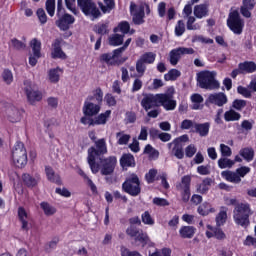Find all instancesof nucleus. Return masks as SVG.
<instances>
[{
    "instance_id": "obj_19",
    "label": "nucleus",
    "mask_w": 256,
    "mask_h": 256,
    "mask_svg": "<svg viewBox=\"0 0 256 256\" xmlns=\"http://www.w3.org/2000/svg\"><path fill=\"white\" fill-rule=\"evenodd\" d=\"M25 92L28 98V101L31 104H34L37 101H40L42 99V94L38 90H35L31 84V82L26 81L25 82Z\"/></svg>"
},
{
    "instance_id": "obj_33",
    "label": "nucleus",
    "mask_w": 256,
    "mask_h": 256,
    "mask_svg": "<svg viewBox=\"0 0 256 256\" xmlns=\"http://www.w3.org/2000/svg\"><path fill=\"white\" fill-rule=\"evenodd\" d=\"M120 163H121V167H123V169H125L127 167H134V165H135L134 156L131 154H124L120 160Z\"/></svg>"
},
{
    "instance_id": "obj_16",
    "label": "nucleus",
    "mask_w": 256,
    "mask_h": 256,
    "mask_svg": "<svg viewBox=\"0 0 256 256\" xmlns=\"http://www.w3.org/2000/svg\"><path fill=\"white\" fill-rule=\"evenodd\" d=\"M101 163H102V169H101L102 175H111V173H113L117 165V158L115 156H110L108 158L101 160Z\"/></svg>"
},
{
    "instance_id": "obj_10",
    "label": "nucleus",
    "mask_w": 256,
    "mask_h": 256,
    "mask_svg": "<svg viewBox=\"0 0 256 256\" xmlns=\"http://www.w3.org/2000/svg\"><path fill=\"white\" fill-rule=\"evenodd\" d=\"M190 185L191 177L188 175L182 177V181L176 184V189L180 191V195H182V201L184 203H187L191 197Z\"/></svg>"
},
{
    "instance_id": "obj_57",
    "label": "nucleus",
    "mask_w": 256,
    "mask_h": 256,
    "mask_svg": "<svg viewBox=\"0 0 256 256\" xmlns=\"http://www.w3.org/2000/svg\"><path fill=\"white\" fill-rule=\"evenodd\" d=\"M246 105H247V101L242 99H236L234 100V102H232V108L238 111H241L242 109H244Z\"/></svg>"
},
{
    "instance_id": "obj_53",
    "label": "nucleus",
    "mask_w": 256,
    "mask_h": 256,
    "mask_svg": "<svg viewBox=\"0 0 256 256\" xmlns=\"http://www.w3.org/2000/svg\"><path fill=\"white\" fill-rule=\"evenodd\" d=\"M130 24L127 21L121 22L116 28H114V32H122L123 34L129 33Z\"/></svg>"
},
{
    "instance_id": "obj_61",
    "label": "nucleus",
    "mask_w": 256,
    "mask_h": 256,
    "mask_svg": "<svg viewBox=\"0 0 256 256\" xmlns=\"http://www.w3.org/2000/svg\"><path fill=\"white\" fill-rule=\"evenodd\" d=\"M238 93L242 96H244V98H251L252 97V91L251 89L244 86H238Z\"/></svg>"
},
{
    "instance_id": "obj_15",
    "label": "nucleus",
    "mask_w": 256,
    "mask_h": 256,
    "mask_svg": "<svg viewBox=\"0 0 256 256\" xmlns=\"http://www.w3.org/2000/svg\"><path fill=\"white\" fill-rule=\"evenodd\" d=\"M101 110V105L93 103V96H88L83 106V113L85 116L97 115Z\"/></svg>"
},
{
    "instance_id": "obj_25",
    "label": "nucleus",
    "mask_w": 256,
    "mask_h": 256,
    "mask_svg": "<svg viewBox=\"0 0 256 256\" xmlns=\"http://www.w3.org/2000/svg\"><path fill=\"white\" fill-rule=\"evenodd\" d=\"M211 124L206 123H196L194 124V132L198 133L200 137H207L209 135Z\"/></svg>"
},
{
    "instance_id": "obj_42",
    "label": "nucleus",
    "mask_w": 256,
    "mask_h": 256,
    "mask_svg": "<svg viewBox=\"0 0 256 256\" xmlns=\"http://www.w3.org/2000/svg\"><path fill=\"white\" fill-rule=\"evenodd\" d=\"M30 46H31L33 54L35 56H37V57L41 56V46H42V44L38 39H36V38L32 39L31 42H30Z\"/></svg>"
},
{
    "instance_id": "obj_18",
    "label": "nucleus",
    "mask_w": 256,
    "mask_h": 256,
    "mask_svg": "<svg viewBox=\"0 0 256 256\" xmlns=\"http://www.w3.org/2000/svg\"><path fill=\"white\" fill-rule=\"evenodd\" d=\"M166 6L167 4L165 2H160L158 4V14L161 18H165L166 17V21H171L174 20L176 17V10L174 7H170L168 8V10L166 11Z\"/></svg>"
},
{
    "instance_id": "obj_47",
    "label": "nucleus",
    "mask_w": 256,
    "mask_h": 256,
    "mask_svg": "<svg viewBox=\"0 0 256 256\" xmlns=\"http://www.w3.org/2000/svg\"><path fill=\"white\" fill-rule=\"evenodd\" d=\"M118 145H128L131 136L129 134H125L124 132H118L116 134Z\"/></svg>"
},
{
    "instance_id": "obj_64",
    "label": "nucleus",
    "mask_w": 256,
    "mask_h": 256,
    "mask_svg": "<svg viewBox=\"0 0 256 256\" xmlns=\"http://www.w3.org/2000/svg\"><path fill=\"white\" fill-rule=\"evenodd\" d=\"M150 256H171V249L164 248L160 251H156L155 253H150Z\"/></svg>"
},
{
    "instance_id": "obj_26",
    "label": "nucleus",
    "mask_w": 256,
    "mask_h": 256,
    "mask_svg": "<svg viewBox=\"0 0 256 256\" xmlns=\"http://www.w3.org/2000/svg\"><path fill=\"white\" fill-rule=\"evenodd\" d=\"M197 229L194 226H182L180 227V238L192 239L196 234Z\"/></svg>"
},
{
    "instance_id": "obj_27",
    "label": "nucleus",
    "mask_w": 256,
    "mask_h": 256,
    "mask_svg": "<svg viewBox=\"0 0 256 256\" xmlns=\"http://www.w3.org/2000/svg\"><path fill=\"white\" fill-rule=\"evenodd\" d=\"M209 15V8L206 4H200L194 6V16L198 19H202L204 17H207Z\"/></svg>"
},
{
    "instance_id": "obj_60",
    "label": "nucleus",
    "mask_w": 256,
    "mask_h": 256,
    "mask_svg": "<svg viewBox=\"0 0 256 256\" xmlns=\"http://www.w3.org/2000/svg\"><path fill=\"white\" fill-rule=\"evenodd\" d=\"M55 3H56V0L46 1V10L51 17H53L55 14Z\"/></svg>"
},
{
    "instance_id": "obj_23",
    "label": "nucleus",
    "mask_w": 256,
    "mask_h": 256,
    "mask_svg": "<svg viewBox=\"0 0 256 256\" xmlns=\"http://www.w3.org/2000/svg\"><path fill=\"white\" fill-rule=\"evenodd\" d=\"M255 5L256 0H243L242 7H240V13H242V16L250 18L251 11L254 9Z\"/></svg>"
},
{
    "instance_id": "obj_38",
    "label": "nucleus",
    "mask_w": 256,
    "mask_h": 256,
    "mask_svg": "<svg viewBox=\"0 0 256 256\" xmlns=\"http://www.w3.org/2000/svg\"><path fill=\"white\" fill-rule=\"evenodd\" d=\"M211 185H212V180L210 178H206L202 181V183H200V185H198V188H196V191L204 195L209 191Z\"/></svg>"
},
{
    "instance_id": "obj_29",
    "label": "nucleus",
    "mask_w": 256,
    "mask_h": 256,
    "mask_svg": "<svg viewBox=\"0 0 256 256\" xmlns=\"http://www.w3.org/2000/svg\"><path fill=\"white\" fill-rule=\"evenodd\" d=\"M52 57L61 59L67 58L66 54L61 49V42L59 40H56L53 44Z\"/></svg>"
},
{
    "instance_id": "obj_54",
    "label": "nucleus",
    "mask_w": 256,
    "mask_h": 256,
    "mask_svg": "<svg viewBox=\"0 0 256 256\" xmlns=\"http://www.w3.org/2000/svg\"><path fill=\"white\" fill-rule=\"evenodd\" d=\"M181 58V54L179 53L178 49H174L170 51V64L173 66L177 65Z\"/></svg>"
},
{
    "instance_id": "obj_52",
    "label": "nucleus",
    "mask_w": 256,
    "mask_h": 256,
    "mask_svg": "<svg viewBox=\"0 0 256 256\" xmlns=\"http://www.w3.org/2000/svg\"><path fill=\"white\" fill-rule=\"evenodd\" d=\"M144 153L149 155L150 159H158L159 152L153 148L150 144L145 147Z\"/></svg>"
},
{
    "instance_id": "obj_22",
    "label": "nucleus",
    "mask_w": 256,
    "mask_h": 256,
    "mask_svg": "<svg viewBox=\"0 0 256 256\" xmlns=\"http://www.w3.org/2000/svg\"><path fill=\"white\" fill-rule=\"evenodd\" d=\"M24 111L22 109H18L15 106H11L7 111V118L12 123H17L21 121Z\"/></svg>"
},
{
    "instance_id": "obj_21",
    "label": "nucleus",
    "mask_w": 256,
    "mask_h": 256,
    "mask_svg": "<svg viewBox=\"0 0 256 256\" xmlns=\"http://www.w3.org/2000/svg\"><path fill=\"white\" fill-rule=\"evenodd\" d=\"M18 219L22 225V230L28 231L31 216H30L29 212L24 207L18 208Z\"/></svg>"
},
{
    "instance_id": "obj_28",
    "label": "nucleus",
    "mask_w": 256,
    "mask_h": 256,
    "mask_svg": "<svg viewBox=\"0 0 256 256\" xmlns=\"http://www.w3.org/2000/svg\"><path fill=\"white\" fill-rule=\"evenodd\" d=\"M168 149H172L174 157L176 159H182L184 157L183 144H174V142L168 143Z\"/></svg>"
},
{
    "instance_id": "obj_49",
    "label": "nucleus",
    "mask_w": 256,
    "mask_h": 256,
    "mask_svg": "<svg viewBox=\"0 0 256 256\" xmlns=\"http://www.w3.org/2000/svg\"><path fill=\"white\" fill-rule=\"evenodd\" d=\"M124 41V35L114 34L109 38V44L112 46H119Z\"/></svg>"
},
{
    "instance_id": "obj_58",
    "label": "nucleus",
    "mask_w": 256,
    "mask_h": 256,
    "mask_svg": "<svg viewBox=\"0 0 256 256\" xmlns=\"http://www.w3.org/2000/svg\"><path fill=\"white\" fill-rule=\"evenodd\" d=\"M67 9H69L73 14L78 15L79 11L76 8V0H65Z\"/></svg>"
},
{
    "instance_id": "obj_12",
    "label": "nucleus",
    "mask_w": 256,
    "mask_h": 256,
    "mask_svg": "<svg viewBox=\"0 0 256 256\" xmlns=\"http://www.w3.org/2000/svg\"><path fill=\"white\" fill-rule=\"evenodd\" d=\"M121 53L117 52V49L114 50L113 54L112 53H104L100 56V61L102 63H106L108 66H115V65H119L120 63H123L126 61V59L124 60H120L121 57Z\"/></svg>"
},
{
    "instance_id": "obj_6",
    "label": "nucleus",
    "mask_w": 256,
    "mask_h": 256,
    "mask_svg": "<svg viewBox=\"0 0 256 256\" xmlns=\"http://www.w3.org/2000/svg\"><path fill=\"white\" fill-rule=\"evenodd\" d=\"M251 172V168L248 166H242L236 171L225 170L222 171L221 175L223 179H226L228 183H241L242 179Z\"/></svg>"
},
{
    "instance_id": "obj_36",
    "label": "nucleus",
    "mask_w": 256,
    "mask_h": 256,
    "mask_svg": "<svg viewBox=\"0 0 256 256\" xmlns=\"http://www.w3.org/2000/svg\"><path fill=\"white\" fill-rule=\"evenodd\" d=\"M198 213L205 217L209 215V213H215V208H213L210 203L204 202L202 205L198 206Z\"/></svg>"
},
{
    "instance_id": "obj_41",
    "label": "nucleus",
    "mask_w": 256,
    "mask_h": 256,
    "mask_svg": "<svg viewBox=\"0 0 256 256\" xmlns=\"http://www.w3.org/2000/svg\"><path fill=\"white\" fill-rule=\"evenodd\" d=\"M240 157H243L249 163L254 159V150L252 148H242L240 150Z\"/></svg>"
},
{
    "instance_id": "obj_43",
    "label": "nucleus",
    "mask_w": 256,
    "mask_h": 256,
    "mask_svg": "<svg viewBox=\"0 0 256 256\" xmlns=\"http://www.w3.org/2000/svg\"><path fill=\"white\" fill-rule=\"evenodd\" d=\"M2 80L6 85H11L14 81V76L11 70L5 69L1 74Z\"/></svg>"
},
{
    "instance_id": "obj_7",
    "label": "nucleus",
    "mask_w": 256,
    "mask_h": 256,
    "mask_svg": "<svg viewBox=\"0 0 256 256\" xmlns=\"http://www.w3.org/2000/svg\"><path fill=\"white\" fill-rule=\"evenodd\" d=\"M123 190L125 193L132 195V197H137L141 193L140 180L136 174H130L125 182L123 183Z\"/></svg>"
},
{
    "instance_id": "obj_63",
    "label": "nucleus",
    "mask_w": 256,
    "mask_h": 256,
    "mask_svg": "<svg viewBox=\"0 0 256 256\" xmlns=\"http://www.w3.org/2000/svg\"><path fill=\"white\" fill-rule=\"evenodd\" d=\"M146 64L143 63V61H141L140 59L137 61L136 63V70L139 74V77H142L146 71Z\"/></svg>"
},
{
    "instance_id": "obj_5",
    "label": "nucleus",
    "mask_w": 256,
    "mask_h": 256,
    "mask_svg": "<svg viewBox=\"0 0 256 256\" xmlns=\"http://www.w3.org/2000/svg\"><path fill=\"white\" fill-rule=\"evenodd\" d=\"M12 161L15 167H18L19 169H22V167L27 165V151L22 142H16L14 145L12 149Z\"/></svg>"
},
{
    "instance_id": "obj_51",
    "label": "nucleus",
    "mask_w": 256,
    "mask_h": 256,
    "mask_svg": "<svg viewBox=\"0 0 256 256\" xmlns=\"http://www.w3.org/2000/svg\"><path fill=\"white\" fill-rule=\"evenodd\" d=\"M186 27L183 20H179L174 27V34L178 37H181L185 33Z\"/></svg>"
},
{
    "instance_id": "obj_46",
    "label": "nucleus",
    "mask_w": 256,
    "mask_h": 256,
    "mask_svg": "<svg viewBox=\"0 0 256 256\" xmlns=\"http://www.w3.org/2000/svg\"><path fill=\"white\" fill-rule=\"evenodd\" d=\"M227 220V209L225 207H222V210H220V213H218V216H216V225L220 227L221 225H224Z\"/></svg>"
},
{
    "instance_id": "obj_45",
    "label": "nucleus",
    "mask_w": 256,
    "mask_h": 256,
    "mask_svg": "<svg viewBox=\"0 0 256 256\" xmlns=\"http://www.w3.org/2000/svg\"><path fill=\"white\" fill-rule=\"evenodd\" d=\"M181 76V72L177 69H172L164 74V80L166 81H175L178 77Z\"/></svg>"
},
{
    "instance_id": "obj_8",
    "label": "nucleus",
    "mask_w": 256,
    "mask_h": 256,
    "mask_svg": "<svg viewBox=\"0 0 256 256\" xmlns=\"http://www.w3.org/2000/svg\"><path fill=\"white\" fill-rule=\"evenodd\" d=\"M228 28L234 32V34L240 35L243 32L245 22L241 19L238 11L230 12L227 20Z\"/></svg>"
},
{
    "instance_id": "obj_37",
    "label": "nucleus",
    "mask_w": 256,
    "mask_h": 256,
    "mask_svg": "<svg viewBox=\"0 0 256 256\" xmlns=\"http://www.w3.org/2000/svg\"><path fill=\"white\" fill-rule=\"evenodd\" d=\"M77 173H78V175L83 177L85 183H87V185L90 186L91 191L93 193H97L96 185L94 184V182L87 176V174L81 168H77Z\"/></svg>"
},
{
    "instance_id": "obj_40",
    "label": "nucleus",
    "mask_w": 256,
    "mask_h": 256,
    "mask_svg": "<svg viewBox=\"0 0 256 256\" xmlns=\"http://www.w3.org/2000/svg\"><path fill=\"white\" fill-rule=\"evenodd\" d=\"M190 100H192V109L194 110H198L201 108L200 103H202L204 101V98L202 95L198 94V93H194L192 94V96H190Z\"/></svg>"
},
{
    "instance_id": "obj_55",
    "label": "nucleus",
    "mask_w": 256,
    "mask_h": 256,
    "mask_svg": "<svg viewBox=\"0 0 256 256\" xmlns=\"http://www.w3.org/2000/svg\"><path fill=\"white\" fill-rule=\"evenodd\" d=\"M41 208L43 209L45 215L50 216L56 213V209L47 202H42Z\"/></svg>"
},
{
    "instance_id": "obj_24",
    "label": "nucleus",
    "mask_w": 256,
    "mask_h": 256,
    "mask_svg": "<svg viewBox=\"0 0 256 256\" xmlns=\"http://www.w3.org/2000/svg\"><path fill=\"white\" fill-rule=\"evenodd\" d=\"M238 68L240 69V74H251L256 72V63L253 61H245L238 64Z\"/></svg>"
},
{
    "instance_id": "obj_35",
    "label": "nucleus",
    "mask_w": 256,
    "mask_h": 256,
    "mask_svg": "<svg viewBox=\"0 0 256 256\" xmlns=\"http://www.w3.org/2000/svg\"><path fill=\"white\" fill-rule=\"evenodd\" d=\"M22 180L27 187H35L39 183L40 178L38 176L33 177L30 174H23Z\"/></svg>"
},
{
    "instance_id": "obj_44",
    "label": "nucleus",
    "mask_w": 256,
    "mask_h": 256,
    "mask_svg": "<svg viewBox=\"0 0 256 256\" xmlns=\"http://www.w3.org/2000/svg\"><path fill=\"white\" fill-rule=\"evenodd\" d=\"M139 60L145 64H153L156 60V54L153 52H147L143 54Z\"/></svg>"
},
{
    "instance_id": "obj_4",
    "label": "nucleus",
    "mask_w": 256,
    "mask_h": 256,
    "mask_svg": "<svg viewBox=\"0 0 256 256\" xmlns=\"http://www.w3.org/2000/svg\"><path fill=\"white\" fill-rule=\"evenodd\" d=\"M65 8L63 7V0L57 1V16L59 19L56 21V25L63 31H66L70 28L72 24L75 22V18L65 13Z\"/></svg>"
},
{
    "instance_id": "obj_39",
    "label": "nucleus",
    "mask_w": 256,
    "mask_h": 256,
    "mask_svg": "<svg viewBox=\"0 0 256 256\" xmlns=\"http://www.w3.org/2000/svg\"><path fill=\"white\" fill-rule=\"evenodd\" d=\"M234 165L235 161L227 157H222L218 159V167H220V169H231Z\"/></svg>"
},
{
    "instance_id": "obj_48",
    "label": "nucleus",
    "mask_w": 256,
    "mask_h": 256,
    "mask_svg": "<svg viewBox=\"0 0 256 256\" xmlns=\"http://www.w3.org/2000/svg\"><path fill=\"white\" fill-rule=\"evenodd\" d=\"M196 18L194 16L188 17V21L186 22V29L188 30H199L201 29V25L199 23H195Z\"/></svg>"
},
{
    "instance_id": "obj_14",
    "label": "nucleus",
    "mask_w": 256,
    "mask_h": 256,
    "mask_svg": "<svg viewBox=\"0 0 256 256\" xmlns=\"http://www.w3.org/2000/svg\"><path fill=\"white\" fill-rule=\"evenodd\" d=\"M130 12L136 25H141L144 23L145 8L143 5L138 6L132 2L130 5Z\"/></svg>"
},
{
    "instance_id": "obj_11",
    "label": "nucleus",
    "mask_w": 256,
    "mask_h": 256,
    "mask_svg": "<svg viewBox=\"0 0 256 256\" xmlns=\"http://www.w3.org/2000/svg\"><path fill=\"white\" fill-rule=\"evenodd\" d=\"M126 233L128 236L135 238L136 242H139L141 245H143V247L150 243V239L147 233H144L143 231H139L138 228H136L133 225H131L127 229Z\"/></svg>"
},
{
    "instance_id": "obj_62",
    "label": "nucleus",
    "mask_w": 256,
    "mask_h": 256,
    "mask_svg": "<svg viewBox=\"0 0 256 256\" xmlns=\"http://www.w3.org/2000/svg\"><path fill=\"white\" fill-rule=\"evenodd\" d=\"M192 42H202L204 44H212L214 41H213V39L206 38L202 35H196V36L192 37Z\"/></svg>"
},
{
    "instance_id": "obj_3",
    "label": "nucleus",
    "mask_w": 256,
    "mask_h": 256,
    "mask_svg": "<svg viewBox=\"0 0 256 256\" xmlns=\"http://www.w3.org/2000/svg\"><path fill=\"white\" fill-rule=\"evenodd\" d=\"M197 76L198 86L202 89L215 90L220 87V83L216 79V71H200Z\"/></svg>"
},
{
    "instance_id": "obj_31",
    "label": "nucleus",
    "mask_w": 256,
    "mask_h": 256,
    "mask_svg": "<svg viewBox=\"0 0 256 256\" xmlns=\"http://www.w3.org/2000/svg\"><path fill=\"white\" fill-rule=\"evenodd\" d=\"M45 172L47 175V179L49 181H51L52 183H56L57 185H60L61 183L60 176L56 174L50 166H46Z\"/></svg>"
},
{
    "instance_id": "obj_2",
    "label": "nucleus",
    "mask_w": 256,
    "mask_h": 256,
    "mask_svg": "<svg viewBox=\"0 0 256 256\" xmlns=\"http://www.w3.org/2000/svg\"><path fill=\"white\" fill-rule=\"evenodd\" d=\"M253 210L249 203H238L234 206L233 218L236 225L240 227H249L251 215H253Z\"/></svg>"
},
{
    "instance_id": "obj_50",
    "label": "nucleus",
    "mask_w": 256,
    "mask_h": 256,
    "mask_svg": "<svg viewBox=\"0 0 256 256\" xmlns=\"http://www.w3.org/2000/svg\"><path fill=\"white\" fill-rule=\"evenodd\" d=\"M105 5L103 3H99V7L104 13H109L114 7L115 2L114 0H104Z\"/></svg>"
},
{
    "instance_id": "obj_32",
    "label": "nucleus",
    "mask_w": 256,
    "mask_h": 256,
    "mask_svg": "<svg viewBox=\"0 0 256 256\" xmlns=\"http://www.w3.org/2000/svg\"><path fill=\"white\" fill-rule=\"evenodd\" d=\"M241 119V114L236 112L234 109H230L224 112V120L226 122H234Z\"/></svg>"
},
{
    "instance_id": "obj_9",
    "label": "nucleus",
    "mask_w": 256,
    "mask_h": 256,
    "mask_svg": "<svg viewBox=\"0 0 256 256\" xmlns=\"http://www.w3.org/2000/svg\"><path fill=\"white\" fill-rule=\"evenodd\" d=\"M78 5L87 16H90L92 20L101 16L100 10L96 7L92 0H78Z\"/></svg>"
},
{
    "instance_id": "obj_59",
    "label": "nucleus",
    "mask_w": 256,
    "mask_h": 256,
    "mask_svg": "<svg viewBox=\"0 0 256 256\" xmlns=\"http://www.w3.org/2000/svg\"><path fill=\"white\" fill-rule=\"evenodd\" d=\"M103 96H104L103 91L100 88H97L94 91L93 95H90L89 97H93V101L96 100L98 104H101L103 101Z\"/></svg>"
},
{
    "instance_id": "obj_13",
    "label": "nucleus",
    "mask_w": 256,
    "mask_h": 256,
    "mask_svg": "<svg viewBox=\"0 0 256 256\" xmlns=\"http://www.w3.org/2000/svg\"><path fill=\"white\" fill-rule=\"evenodd\" d=\"M159 106H163L166 111L174 110L177 106V101L174 100L173 95L169 93L158 94Z\"/></svg>"
},
{
    "instance_id": "obj_34",
    "label": "nucleus",
    "mask_w": 256,
    "mask_h": 256,
    "mask_svg": "<svg viewBox=\"0 0 256 256\" xmlns=\"http://www.w3.org/2000/svg\"><path fill=\"white\" fill-rule=\"evenodd\" d=\"M111 113V110H107L106 112L99 114L97 117L94 118L95 125H105L110 119Z\"/></svg>"
},
{
    "instance_id": "obj_1",
    "label": "nucleus",
    "mask_w": 256,
    "mask_h": 256,
    "mask_svg": "<svg viewBox=\"0 0 256 256\" xmlns=\"http://www.w3.org/2000/svg\"><path fill=\"white\" fill-rule=\"evenodd\" d=\"M95 147L88 149V163L90 165L92 173L96 174L99 171V165L96 163L97 157L100 155H106L108 153L107 143L104 138L95 141Z\"/></svg>"
},
{
    "instance_id": "obj_20",
    "label": "nucleus",
    "mask_w": 256,
    "mask_h": 256,
    "mask_svg": "<svg viewBox=\"0 0 256 256\" xmlns=\"http://www.w3.org/2000/svg\"><path fill=\"white\" fill-rule=\"evenodd\" d=\"M142 107L149 111L151 108L159 106V94H147L141 101Z\"/></svg>"
},
{
    "instance_id": "obj_30",
    "label": "nucleus",
    "mask_w": 256,
    "mask_h": 256,
    "mask_svg": "<svg viewBox=\"0 0 256 256\" xmlns=\"http://www.w3.org/2000/svg\"><path fill=\"white\" fill-rule=\"evenodd\" d=\"M63 74V70L59 67L50 69L48 72V77L50 82L57 83L60 80V76Z\"/></svg>"
},
{
    "instance_id": "obj_17",
    "label": "nucleus",
    "mask_w": 256,
    "mask_h": 256,
    "mask_svg": "<svg viewBox=\"0 0 256 256\" xmlns=\"http://www.w3.org/2000/svg\"><path fill=\"white\" fill-rule=\"evenodd\" d=\"M227 102V95L223 92L212 93L208 95V99H206V103L214 104L218 107L224 106Z\"/></svg>"
},
{
    "instance_id": "obj_56",
    "label": "nucleus",
    "mask_w": 256,
    "mask_h": 256,
    "mask_svg": "<svg viewBox=\"0 0 256 256\" xmlns=\"http://www.w3.org/2000/svg\"><path fill=\"white\" fill-rule=\"evenodd\" d=\"M94 31L100 35L109 33L108 24L99 23L94 27Z\"/></svg>"
}]
</instances>
